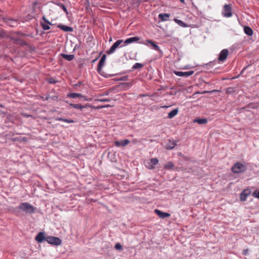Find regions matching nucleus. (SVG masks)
Wrapping results in <instances>:
<instances>
[{
  "label": "nucleus",
  "instance_id": "obj_33",
  "mask_svg": "<svg viewBox=\"0 0 259 259\" xmlns=\"http://www.w3.org/2000/svg\"><path fill=\"white\" fill-rule=\"evenodd\" d=\"M57 5L59 6L60 8H61L66 14H68L67 10L64 5H63L61 3H58L57 4Z\"/></svg>",
  "mask_w": 259,
  "mask_h": 259
},
{
  "label": "nucleus",
  "instance_id": "obj_36",
  "mask_svg": "<svg viewBox=\"0 0 259 259\" xmlns=\"http://www.w3.org/2000/svg\"><path fill=\"white\" fill-rule=\"evenodd\" d=\"M106 53L108 54H111L112 53H113V45L111 46L110 49L107 51Z\"/></svg>",
  "mask_w": 259,
  "mask_h": 259
},
{
  "label": "nucleus",
  "instance_id": "obj_7",
  "mask_svg": "<svg viewBox=\"0 0 259 259\" xmlns=\"http://www.w3.org/2000/svg\"><path fill=\"white\" fill-rule=\"evenodd\" d=\"M130 142V141L127 139L120 141H116L114 142V145L118 147H124L127 145Z\"/></svg>",
  "mask_w": 259,
  "mask_h": 259
},
{
  "label": "nucleus",
  "instance_id": "obj_2",
  "mask_svg": "<svg viewBox=\"0 0 259 259\" xmlns=\"http://www.w3.org/2000/svg\"><path fill=\"white\" fill-rule=\"evenodd\" d=\"M246 170V166L240 162H237L235 163L232 167V171L234 173L236 174H239L242 172L243 171H245Z\"/></svg>",
  "mask_w": 259,
  "mask_h": 259
},
{
  "label": "nucleus",
  "instance_id": "obj_20",
  "mask_svg": "<svg viewBox=\"0 0 259 259\" xmlns=\"http://www.w3.org/2000/svg\"><path fill=\"white\" fill-rule=\"evenodd\" d=\"M179 110L178 108L173 109L168 114V118L171 119L174 117L178 113Z\"/></svg>",
  "mask_w": 259,
  "mask_h": 259
},
{
  "label": "nucleus",
  "instance_id": "obj_4",
  "mask_svg": "<svg viewBox=\"0 0 259 259\" xmlns=\"http://www.w3.org/2000/svg\"><path fill=\"white\" fill-rule=\"evenodd\" d=\"M222 14L225 17H231L232 16V7L231 5L228 4L225 5L223 7Z\"/></svg>",
  "mask_w": 259,
  "mask_h": 259
},
{
  "label": "nucleus",
  "instance_id": "obj_1",
  "mask_svg": "<svg viewBox=\"0 0 259 259\" xmlns=\"http://www.w3.org/2000/svg\"><path fill=\"white\" fill-rule=\"evenodd\" d=\"M18 208L24 212L30 214L33 213L35 210V208L32 205L27 202L21 203Z\"/></svg>",
  "mask_w": 259,
  "mask_h": 259
},
{
  "label": "nucleus",
  "instance_id": "obj_38",
  "mask_svg": "<svg viewBox=\"0 0 259 259\" xmlns=\"http://www.w3.org/2000/svg\"><path fill=\"white\" fill-rule=\"evenodd\" d=\"M6 35V33L2 30H0V37H4Z\"/></svg>",
  "mask_w": 259,
  "mask_h": 259
},
{
  "label": "nucleus",
  "instance_id": "obj_24",
  "mask_svg": "<svg viewBox=\"0 0 259 259\" xmlns=\"http://www.w3.org/2000/svg\"><path fill=\"white\" fill-rule=\"evenodd\" d=\"M194 122H197L200 124L206 123L207 122V120L206 118H197L194 120Z\"/></svg>",
  "mask_w": 259,
  "mask_h": 259
},
{
  "label": "nucleus",
  "instance_id": "obj_17",
  "mask_svg": "<svg viewBox=\"0 0 259 259\" xmlns=\"http://www.w3.org/2000/svg\"><path fill=\"white\" fill-rule=\"evenodd\" d=\"M170 15L169 14L161 13L158 15V17L161 21H165L167 20Z\"/></svg>",
  "mask_w": 259,
  "mask_h": 259
},
{
  "label": "nucleus",
  "instance_id": "obj_30",
  "mask_svg": "<svg viewBox=\"0 0 259 259\" xmlns=\"http://www.w3.org/2000/svg\"><path fill=\"white\" fill-rule=\"evenodd\" d=\"M248 194H245L244 192H242L240 194V199L242 201H245Z\"/></svg>",
  "mask_w": 259,
  "mask_h": 259
},
{
  "label": "nucleus",
  "instance_id": "obj_8",
  "mask_svg": "<svg viewBox=\"0 0 259 259\" xmlns=\"http://www.w3.org/2000/svg\"><path fill=\"white\" fill-rule=\"evenodd\" d=\"M156 214L161 219H165L170 217V214L167 212H162V211L156 209L154 210Z\"/></svg>",
  "mask_w": 259,
  "mask_h": 259
},
{
  "label": "nucleus",
  "instance_id": "obj_11",
  "mask_svg": "<svg viewBox=\"0 0 259 259\" xmlns=\"http://www.w3.org/2000/svg\"><path fill=\"white\" fill-rule=\"evenodd\" d=\"M35 240L39 243L42 242V241L46 240V237L45 236V234L44 232H39L37 236L35 237Z\"/></svg>",
  "mask_w": 259,
  "mask_h": 259
},
{
  "label": "nucleus",
  "instance_id": "obj_26",
  "mask_svg": "<svg viewBox=\"0 0 259 259\" xmlns=\"http://www.w3.org/2000/svg\"><path fill=\"white\" fill-rule=\"evenodd\" d=\"M144 66V65L143 64L140 63H135L132 67V69L136 70L140 68H141Z\"/></svg>",
  "mask_w": 259,
  "mask_h": 259
},
{
  "label": "nucleus",
  "instance_id": "obj_9",
  "mask_svg": "<svg viewBox=\"0 0 259 259\" xmlns=\"http://www.w3.org/2000/svg\"><path fill=\"white\" fill-rule=\"evenodd\" d=\"M106 55H103L101 59L100 60V61L99 62L98 65V68L97 70L100 73L102 69L103 66L104 65L105 62L106 60Z\"/></svg>",
  "mask_w": 259,
  "mask_h": 259
},
{
  "label": "nucleus",
  "instance_id": "obj_23",
  "mask_svg": "<svg viewBox=\"0 0 259 259\" xmlns=\"http://www.w3.org/2000/svg\"><path fill=\"white\" fill-rule=\"evenodd\" d=\"M61 55L64 59H65L68 61H71L74 58V55H67V54H62Z\"/></svg>",
  "mask_w": 259,
  "mask_h": 259
},
{
  "label": "nucleus",
  "instance_id": "obj_37",
  "mask_svg": "<svg viewBox=\"0 0 259 259\" xmlns=\"http://www.w3.org/2000/svg\"><path fill=\"white\" fill-rule=\"evenodd\" d=\"M233 90H234V89L233 88H231V87L228 88L226 90V93L227 94H230L233 91Z\"/></svg>",
  "mask_w": 259,
  "mask_h": 259
},
{
  "label": "nucleus",
  "instance_id": "obj_31",
  "mask_svg": "<svg viewBox=\"0 0 259 259\" xmlns=\"http://www.w3.org/2000/svg\"><path fill=\"white\" fill-rule=\"evenodd\" d=\"M150 163L152 165H156L158 163V159L156 158H153L150 159Z\"/></svg>",
  "mask_w": 259,
  "mask_h": 259
},
{
  "label": "nucleus",
  "instance_id": "obj_5",
  "mask_svg": "<svg viewBox=\"0 0 259 259\" xmlns=\"http://www.w3.org/2000/svg\"><path fill=\"white\" fill-rule=\"evenodd\" d=\"M194 71H189L187 72H183V71H174V73L176 74L177 76L188 77L191 75H192L194 73Z\"/></svg>",
  "mask_w": 259,
  "mask_h": 259
},
{
  "label": "nucleus",
  "instance_id": "obj_12",
  "mask_svg": "<svg viewBox=\"0 0 259 259\" xmlns=\"http://www.w3.org/2000/svg\"><path fill=\"white\" fill-rule=\"evenodd\" d=\"M139 40L138 37H132L126 39L123 42V45H121V47L125 46L126 45L132 43L134 41H138Z\"/></svg>",
  "mask_w": 259,
  "mask_h": 259
},
{
  "label": "nucleus",
  "instance_id": "obj_27",
  "mask_svg": "<svg viewBox=\"0 0 259 259\" xmlns=\"http://www.w3.org/2000/svg\"><path fill=\"white\" fill-rule=\"evenodd\" d=\"M175 21L181 26L186 27L187 26V25L182 20L177 19H175Z\"/></svg>",
  "mask_w": 259,
  "mask_h": 259
},
{
  "label": "nucleus",
  "instance_id": "obj_29",
  "mask_svg": "<svg viewBox=\"0 0 259 259\" xmlns=\"http://www.w3.org/2000/svg\"><path fill=\"white\" fill-rule=\"evenodd\" d=\"M127 76H124L121 77H114V81H125L127 79Z\"/></svg>",
  "mask_w": 259,
  "mask_h": 259
},
{
  "label": "nucleus",
  "instance_id": "obj_19",
  "mask_svg": "<svg viewBox=\"0 0 259 259\" xmlns=\"http://www.w3.org/2000/svg\"><path fill=\"white\" fill-rule=\"evenodd\" d=\"M244 33L248 36H251L253 34V30L249 26H244Z\"/></svg>",
  "mask_w": 259,
  "mask_h": 259
},
{
  "label": "nucleus",
  "instance_id": "obj_28",
  "mask_svg": "<svg viewBox=\"0 0 259 259\" xmlns=\"http://www.w3.org/2000/svg\"><path fill=\"white\" fill-rule=\"evenodd\" d=\"M123 42L124 41L121 39L117 40L115 42H114V50L120 45H123Z\"/></svg>",
  "mask_w": 259,
  "mask_h": 259
},
{
  "label": "nucleus",
  "instance_id": "obj_3",
  "mask_svg": "<svg viewBox=\"0 0 259 259\" xmlns=\"http://www.w3.org/2000/svg\"><path fill=\"white\" fill-rule=\"evenodd\" d=\"M46 241L50 244L57 246L60 245L62 243V241L59 238L52 236H47Z\"/></svg>",
  "mask_w": 259,
  "mask_h": 259
},
{
  "label": "nucleus",
  "instance_id": "obj_32",
  "mask_svg": "<svg viewBox=\"0 0 259 259\" xmlns=\"http://www.w3.org/2000/svg\"><path fill=\"white\" fill-rule=\"evenodd\" d=\"M121 85H122L124 88H129L132 86V83L130 82H123L121 84Z\"/></svg>",
  "mask_w": 259,
  "mask_h": 259
},
{
  "label": "nucleus",
  "instance_id": "obj_16",
  "mask_svg": "<svg viewBox=\"0 0 259 259\" xmlns=\"http://www.w3.org/2000/svg\"><path fill=\"white\" fill-rule=\"evenodd\" d=\"M67 96L69 98H75L77 97H80L83 98L84 100H87V99L85 98V96H83L81 94L79 93H69L68 94Z\"/></svg>",
  "mask_w": 259,
  "mask_h": 259
},
{
  "label": "nucleus",
  "instance_id": "obj_13",
  "mask_svg": "<svg viewBox=\"0 0 259 259\" xmlns=\"http://www.w3.org/2000/svg\"><path fill=\"white\" fill-rule=\"evenodd\" d=\"M6 22L11 27H15L18 25V22L15 19H8Z\"/></svg>",
  "mask_w": 259,
  "mask_h": 259
},
{
  "label": "nucleus",
  "instance_id": "obj_21",
  "mask_svg": "<svg viewBox=\"0 0 259 259\" xmlns=\"http://www.w3.org/2000/svg\"><path fill=\"white\" fill-rule=\"evenodd\" d=\"M174 166V164L172 162L169 161L164 165L163 167L165 169L171 170L173 169Z\"/></svg>",
  "mask_w": 259,
  "mask_h": 259
},
{
  "label": "nucleus",
  "instance_id": "obj_14",
  "mask_svg": "<svg viewBox=\"0 0 259 259\" xmlns=\"http://www.w3.org/2000/svg\"><path fill=\"white\" fill-rule=\"evenodd\" d=\"M147 41V43H149L151 45V48L153 50L159 51V52H161L159 47L157 44H156V43L154 41H153L151 40H148Z\"/></svg>",
  "mask_w": 259,
  "mask_h": 259
},
{
  "label": "nucleus",
  "instance_id": "obj_42",
  "mask_svg": "<svg viewBox=\"0 0 259 259\" xmlns=\"http://www.w3.org/2000/svg\"><path fill=\"white\" fill-rule=\"evenodd\" d=\"M180 1L183 4L185 3L184 0H180Z\"/></svg>",
  "mask_w": 259,
  "mask_h": 259
},
{
  "label": "nucleus",
  "instance_id": "obj_34",
  "mask_svg": "<svg viewBox=\"0 0 259 259\" xmlns=\"http://www.w3.org/2000/svg\"><path fill=\"white\" fill-rule=\"evenodd\" d=\"M114 248L117 250H122V246L119 243H117L115 244Z\"/></svg>",
  "mask_w": 259,
  "mask_h": 259
},
{
  "label": "nucleus",
  "instance_id": "obj_41",
  "mask_svg": "<svg viewBox=\"0 0 259 259\" xmlns=\"http://www.w3.org/2000/svg\"><path fill=\"white\" fill-rule=\"evenodd\" d=\"M146 96H147V95H145V94H142V95H140L141 97H145Z\"/></svg>",
  "mask_w": 259,
  "mask_h": 259
},
{
  "label": "nucleus",
  "instance_id": "obj_6",
  "mask_svg": "<svg viewBox=\"0 0 259 259\" xmlns=\"http://www.w3.org/2000/svg\"><path fill=\"white\" fill-rule=\"evenodd\" d=\"M228 55V51L227 49H223L220 52L218 59L220 61L223 62L227 58Z\"/></svg>",
  "mask_w": 259,
  "mask_h": 259
},
{
  "label": "nucleus",
  "instance_id": "obj_22",
  "mask_svg": "<svg viewBox=\"0 0 259 259\" xmlns=\"http://www.w3.org/2000/svg\"><path fill=\"white\" fill-rule=\"evenodd\" d=\"M56 120H58V121H64V122H66L67 123H74V121L73 120H72V119H65V118H61V117H57L56 118Z\"/></svg>",
  "mask_w": 259,
  "mask_h": 259
},
{
  "label": "nucleus",
  "instance_id": "obj_40",
  "mask_svg": "<svg viewBox=\"0 0 259 259\" xmlns=\"http://www.w3.org/2000/svg\"><path fill=\"white\" fill-rule=\"evenodd\" d=\"M149 168H150V169H153V168H154V166H153V165H150V166H149Z\"/></svg>",
  "mask_w": 259,
  "mask_h": 259
},
{
  "label": "nucleus",
  "instance_id": "obj_10",
  "mask_svg": "<svg viewBox=\"0 0 259 259\" xmlns=\"http://www.w3.org/2000/svg\"><path fill=\"white\" fill-rule=\"evenodd\" d=\"M177 141L169 140L166 145V148L167 150H172L177 146Z\"/></svg>",
  "mask_w": 259,
  "mask_h": 259
},
{
  "label": "nucleus",
  "instance_id": "obj_43",
  "mask_svg": "<svg viewBox=\"0 0 259 259\" xmlns=\"http://www.w3.org/2000/svg\"><path fill=\"white\" fill-rule=\"evenodd\" d=\"M111 40H112V38H111V37H110V39H109V40H110V41H111Z\"/></svg>",
  "mask_w": 259,
  "mask_h": 259
},
{
  "label": "nucleus",
  "instance_id": "obj_25",
  "mask_svg": "<svg viewBox=\"0 0 259 259\" xmlns=\"http://www.w3.org/2000/svg\"><path fill=\"white\" fill-rule=\"evenodd\" d=\"M70 106H71V107H72L73 108H75V109H82L84 108V106H83V105H81L80 104H72V103H70L69 104Z\"/></svg>",
  "mask_w": 259,
  "mask_h": 259
},
{
  "label": "nucleus",
  "instance_id": "obj_18",
  "mask_svg": "<svg viewBox=\"0 0 259 259\" xmlns=\"http://www.w3.org/2000/svg\"><path fill=\"white\" fill-rule=\"evenodd\" d=\"M58 27L65 32H72L73 30V28L64 25H60Z\"/></svg>",
  "mask_w": 259,
  "mask_h": 259
},
{
  "label": "nucleus",
  "instance_id": "obj_15",
  "mask_svg": "<svg viewBox=\"0 0 259 259\" xmlns=\"http://www.w3.org/2000/svg\"><path fill=\"white\" fill-rule=\"evenodd\" d=\"M42 19L45 21V22H46L47 23V24L41 23L42 28L45 30H49L50 29V27L49 25L51 24V23L48 20H47V19L46 18V17L45 16H44L42 17Z\"/></svg>",
  "mask_w": 259,
  "mask_h": 259
},
{
  "label": "nucleus",
  "instance_id": "obj_39",
  "mask_svg": "<svg viewBox=\"0 0 259 259\" xmlns=\"http://www.w3.org/2000/svg\"><path fill=\"white\" fill-rule=\"evenodd\" d=\"M247 251H248V249H245V250H244V251H243V254H244V255H246V254H247Z\"/></svg>",
  "mask_w": 259,
  "mask_h": 259
},
{
  "label": "nucleus",
  "instance_id": "obj_35",
  "mask_svg": "<svg viewBox=\"0 0 259 259\" xmlns=\"http://www.w3.org/2000/svg\"><path fill=\"white\" fill-rule=\"evenodd\" d=\"M253 196L256 198H259V190H255L253 193Z\"/></svg>",
  "mask_w": 259,
  "mask_h": 259
}]
</instances>
